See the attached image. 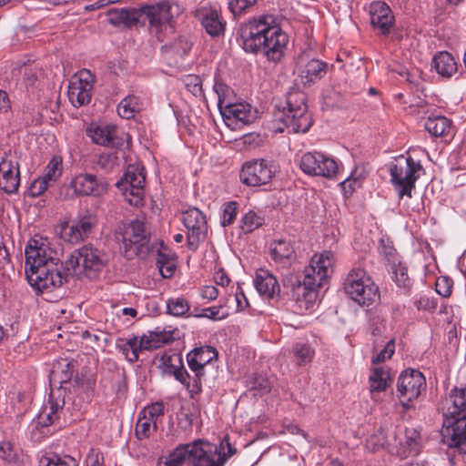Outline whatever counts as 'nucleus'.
I'll use <instances>...</instances> for the list:
<instances>
[{
    "label": "nucleus",
    "mask_w": 466,
    "mask_h": 466,
    "mask_svg": "<svg viewBox=\"0 0 466 466\" xmlns=\"http://www.w3.org/2000/svg\"><path fill=\"white\" fill-rule=\"evenodd\" d=\"M25 274L29 283L39 291L51 290L63 284L62 264L46 238L34 236L25 248Z\"/></svg>",
    "instance_id": "nucleus-1"
},
{
    "label": "nucleus",
    "mask_w": 466,
    "mask_h": 466,
    "mask_svg": "<svg viewBox=\"0 0 466 466\" xmlns=\"http://www.w3.org/2000/svg\"><path fill=\"white\" fill-rule=\"evenodd\" d=\"M177 7L167 0L160 1L156 5H144L139 9H122L111 14L110 21L113 24L120 23L125 26H150L160 27L173 25V9Z\"/></svg>",
    "instance_id": "nucleus-2"
},
{
    "label": "nucleus",
    "mask_w": 466,
    "mask_h": 466,
    "mask_svg": "<svg viewBox=\"0 0 466 466\" xmlns=\"http://www.w3.org/2000/svg\"><path fill=\"white\" fill-rule=\"evenodd\" d=\"M306 94L293 90L287 95V109L275 113L274 123L277 132L306 133L312 125L311 116L308 112Z\"/></svg>",
    "instance_id": "nucleus-3"
},
{
    "label": "nucleus",
    "mask_w": 466,
    "mask_h": 466,
    "mask_svg": "<svg viewBox=\"0 0 466 466\" xmlns=\"http://www.w3.org/2000/svg\"><path fill=\"white\" fill-rule=\"evenodd\" d=\"M240 40L246 52L263 50L268 59L279 61L289 42L286 31H240Z\"/></svg>",
    "instance_id": "nucleus-4"
},
{
    "label": "nucleus",
    "mask_w": 466,
    "mask_h": 466,
    "mask_svg": "<svg viewBox=\"0 0 466 466\" xmlns=\"http://www.w3.org/2000/svg\"><path fill=\"white\" fill-rule=\"evenodd\" d=\"M343 288L345 293L361 307L377 305L380 300L378 285L360 267H354L349 271Z\"/></svg>",
    "instance_id": "nucleus-5"
},
{
    "label": "nucleus",
    "mask_w": 466,
    "mask_h": 466,
    "mask_svg": "<svg viewBox=\"0 0 466 466\" xmlns=\"http://www.w3.org/2000/svg\"><path fill=\"white\" fill-rule=\"evenodd\" d=\"M421 169L420 161L404 155H400L389 164L390 182L400 198L404 196L411 197Z\"/></svg>",
    "instance_id": "nucleus-6"
},
{
    "label": "nucleus",
    "mask_w": 466,
    "mask_h": 466,
    "mask_svg": "<svg viewBox=\"0 0 466 466\" xmlns=\"http://www.w3.org/2000/svg\"><path fill=\"white\" fill-rule=\"evenodd\" d=\"M109 183L94 174L80 172L74 175L69 183L64 186L61 194L66 199L94 197L102 198L109 190Z\"/></svg>",
    "instance_id": "nucleus-7"
},
{
    "label": "nucleus",
    "mask_w": 466,
    "mask_h": 466,
    "mask_svg": "<svg viewBox=\"0 0 466 466\" xmlns=\"http://www.w3.org/2000/svg\"><path fill=\"white\" fill-rule=\"evenodd\" d=\"M190 451V466H224L228 458L234 454L235 450L227 439L221 442L219 448H215L214 451L208 443L197 440L193 441Z\"/></svg>",
    "instance_id": "nucleus-8"
},
{
    "label": "nucleus",
    "mask_w": 466,
    "mask_h": 466,
    "mask_svg": "<svg viewBox=\"0 0 466 466\" xmlns=\"http://www.w3.org/2000/svg\"><path fill=\"white\" fill-rule=\"evenodd\" d=\"M107 261L106 255L90 245L75 250L66 260V269L76 272L80 268L88 275L103 269Z\"/></svg>",
    "instance_id": "nucleus-9"
},
{
    "label": "nucleus",
    "mask_w": 466,
    "mask_h": 466,
    "mask_svg": "<svg viewBox=\"0 0 466 466\" xmlns=\"http://www.w3.org/2000/svg\"><path fill=\"white\" fill-rule=\"evenodd\" d=\"M426 390V379L418 370L408 369L403 370L397 381V396L406 410L413 407L422 391Z\"/></svg>",
    "instance_id": "nucleus-10"
},
{
    "label": "nucleus",
    "mask_w": 466,
    "mask_h": 466,
    "mask_svg": "<svg viewBox=\"0 0 466 466\" xmlns=\"http://www.w3.org/2000/svg\"><path fill=\"white\" fill-rule=\"evenodd\" d=\"M277 171V167L271 160L256 158L243 163L239 178L248 187H260L270 183Z\"/></svg>",
    "instance_id": "nucleus-11"
},
{
    "label": "nucleus",
    "mask_w": 466,
    "mask_h": 466,
    "mask_svg": "<svg viewBox=\"0 0 466 466\" xmlns=\"http://www.w3.org/2000/svg\"><path fill=\"white\" fill-rule=\"evenodd\" d=\"M146 182L145 168L140 165H129L116 187L124 191L131 205L137 206L144 197Z\"/></svg>",
    "instance_id": "nucleus-12"
},
{
    "label": "nucleus",
    "mask_w": 466,
    "mask_h": 466,
    "mask_svg": "<svg viewBox=\"0 0 466 466\" xmlns=\"http://www.w3.org/2000/svg\"><path fill=\"white\" fill-rule=\"evenodd\" d=\"M300 169L307 175L332 178L338 172V163L329 156L319 152H307L299 162Z\"/></svg>",
    "instance_id": "nucleus-13"
},
{
    "label": "nucleus",
    "mask_w": 466,
    "mask_h": 466,
    "mask_svg": "<svg viewBox=\"0 0 466 466\" xmlns=\"http://www.w3.org/2000/svg\"><path fill=\"white\" fill-rule=\"evenodd\" d=\"M336 262L335 255L329 250L315 254L309 264L304 269V277L308 284L312 286H322L333 273Z\"/></svg>",
    "instance_id": "nucleus-14"
},
{
    "label": "nucleus",
    "mask_w": 466,
    "mask_h": 466,
    "mask_svg": "<svg viewBox=\"0 0 466 466\" xmlns=\"http://www.w3.org/2000/svg\"><path fill=\"white\" fill-rule=\"evenodd\" d=\"M94 82V76L86 69H83L72 76L67 88V96L75 107H80L90 102Z\"/></svg>",
    "instance_id": "nucleus-15"
},
{
    "label": "nucleus",
    "mask_w": 466,
    "mask_h": 466,
    "mask_svg": "<svg viewBox=\"0 0 466 466\" xmlns=\"http://www.w3.org/2000/svg\"><path fill=\"white\" fill-rule=\"evenodd\" d=\"M182 221L187 229V245L190 249L195 250L207 235L206 217L198 208H193L183 213Z\"/></svg>",
    "instance_id": "nucleus-16"
},
{
    "label": "nucleus",
    "mask_w": 466,
    "mask_h": 466,
    "mask_svg": "<svg viewBox=\"0 0 466 466\" xmlns=\"http://www.w3.org/2000/svg\"><path fill=\"white\" fill-rule=\"evenodd\" d=\"M441 435L449 447H457L466 454V418L443 416Z\"/></svg>",
    "instance_id": "nucleus-17"
},
{
    "label": "nucleus",
    "mask_w": 466,
    "mask_h": 466,
    "mask_svg": "<svg viewBox=\"0 0 466 466\" xmlns=\"http://www.w3.org/2000/svg\"><path fill=\"white\" fill-rule=\"evenodd\" d=\"M296 70L300 82L309 86L325 76L328 64L316 58H309L306 53L297 58Z\"/></svg>",
    "instance_id": "nucleus-18"
},
{
    "label": "nucleus",
    "mask_w": 466,
    "mask_h": 466,
    "mask_svg": "<svg viewBox=\"0 0 466 466\" xmlns=\"http://www.w3.org/2000/svg\"><path fill=\"white\" fill-rule=\"evenodd\" d=\"M149 242V232L145 222L140 219L131 221L125 228L123 243L126 252L130 255H137L141 248Z\"/></svg>",
    "instance_id": "nucleus-19"
},
{
    "label": "nucleus",
    "mask_w": 466,
    "mask_h": 466,
    "mask_svg": "<svg viewBox=\"0 0 466 466\" xmlns=\"http://www.w3.org/2000/svg\"><path fill=\"white\" fill-rule=\"evenodd\" d=\"M224 107L220 113L228 126L248 125L258 118V110L247 102H231Z\"/></svg>",
    "instance_id": "nucleus-20"
},
{
    "label": "nucleus",
    "mask_w": 466,
    "mask_h": 466,
    "mask_svg": "<svg viewBox=\"0 0 466 466\" xmlns=\"http://www.w3.org/2000/svg\"><path fill=\"white\" fill-rule=\"evenodd\" d=\"M164 371L172 374L177 380L181 382L191 393H198L201 390L200 380L196 376L191 378L184 369L182 359L178 355L162 357Z\"/></svg>",
    "instance_id": "nucleus-21"
},
{
    "label": "nucleus",
    "mask_w": 466,
    "mask_h": 466,
    "mask_svg": "<svg viewBox=\"0 0 466 466\" xmlns=\"http://www.w3.org/2000/svg\"><path fill=\"white\" fill-rule=\"evenodd\" d=\"M20 184V172L17 161L3 158L0 162V187L6 194L17 192Z\"/></svg>",
    "instance_id": "nucleus-22"
},
{
    "label": "nucleus",
    "mask_w": 466,
    "mask_h": 466,
    "mask_svg": "<svg viewBox=\"0 0 466 466\" xmlns=\"http://www.w3.org/2000/svg\"><path fill=\"white\" fill-rule=\"evenodd\" d=\"M218 353L211 346H203L194 349L187 355V360L190 370L198 380L205 375L204 367L217 359Z\"/></svg>",
    "instance_id": "nucleus-23"
},
{
    "label": "nucleus",
    "mask_w": 466,
    "mask_h": 466,
    "mask_svg": "<svg viewBox=\"0 0 466 466\" xmlns=\"http://www.w3.org/2000/svg\"><path fill=\"white\" fill-rule=\"evenodd\" d=\"M96 223V215L87 211L67 228L66 234L67 235L68 241L71 243H78L84 240L90 235L92 228Z\"/></svg>",
    "instance_id": "nucleus-24"
},
{
    "label": "nucleus",
    "mask_w": 466,
    "mask_h": 466,
    "mask_svg": "<svg viewBox=\"0 0 466 466\" xmlns=\"http://www.w3.org/2000/svg\"><path fill=\"white\" fill-rule=\"evenodd\" d=\"M441 410L443 416L466 418V387L451 390L443 400Z\"/></svg>",
    "instance_id": "nucleus-25"
},
{
    "label": "nucleus",
    "mask_w": 466,
    "mask_h": 466,
    "mask_svg": "<svg viewBox=\"0 0 466 466\" xmlns=\"http://www.w3.org/2000/svg\"><path fill=\"white\" fill-rule=\"evenodd\" d=\"M320 286H312L308 284L307 278L304 277L303 282L299 283L292 289V297L295 299L299 310L301 312L310 309L318 298V288Z\"/></svg>",
    "instance_id": "nucleus-26"
},
{
    "label": "nucleus",
    "mask_w": 466,
    "mask_h": 466,
    "mask_svg": "<svg viewBox=\"0 0 466 466\" xmlns=\"http://www.w3.org/2000/svg\"><path fill=\"white\" fill-rule=\"evenodd\" d=\"M254 285L258 292L265 299H274L280 291L276 277L263 268L257 271Z\"/></svg>",
    "instance_id": "nucleus-27"
},
{
    "label": "nucleus",
    "mask_w": 466,
    "mask_h": 466,
    "mask_svg": "<svg viewBox=\"0 0 466 466\" xmlns=\"http://www.w3.org/2000/svg\"><path fill=\"white\" fill-rule=\"evenodd\" d=\"M88 135L96 144L105 147H117L121 144L118 130L113 125L91 127Z\"/></svg>",
    "instance_id": "nucleus-28"
},
{
    "label": "nucleus",
    "mask_w": 466,
    "mask_h": 466,
    "mask_svg": "<svg viewBox=\"0 0 466 466\" xmlns=\"http://www.w3.org/2000/svg\"><path fill=\"white\" fill-rule=\"evenodd\" d=\"M195 16L205 29H225L227 25L217 6H202L196 10Z\"/></svg>",
    "instance_id": "nucleus-29"
},
{
    "label": "nucleus",
    "mask_w": 466,
    "mask_h": 466,
    "mask_svg": "<svg viewBox=\"0 0 466 466\" xmlns=\"http://www.w3.org/2000/svg\"><path fill=\"white\" fill-rule=\"evenodd\" d=\"M143 338L131 335L126 338H118L116 341V348L131 363L138 360L139 354L145 350Z\"/></svg>",
    "instance_id": "nucleus-30"
},
{
    "label": "nucleus",
    "mask_w": 466,
    "mask_h": 466,
    "mask_svg": "<svg viewBox=\"0 0 466 466\" xmlns=\"http://www.w3.org/2000/svg\"><path fill=\"white\" fill-rule=\"evenodd\" d=\"M370 23L379 29H390L394 16L390 6L384 2H373L370 8Z\"/></svg>",
    "instance_id": "nucleus-31"
},
{
    "label": "nucleus",
    "mask_w": 466,
    "mask_h": 466,
    "mask_svg": "<svg viewBox=\"0 0 466 466\" xmlns=\"http://www.w3.org/2000/svg\"><path fill=\"white\" fill-rule=\"evenodd\" d=\"M175 330L167 329L164 327H156L147 334L142 336L145 350H152L171 342L174 339Z\"/></svg>",
    "instance_id": "nucleus-32"
},
{
    "label": "nucleus",
    "mask_w": 466,
    "mask_h": 466,
    "mask_svg": "<svg viewBox=\"0 0 466 466\" xmlns=\"http://www.w3.org/2000/svg\"><path fill=\"white\" fill-rule=\"evenodd\" d=\"M432 67L442 77H451L458 70L455 58L447 51L435 54L431 61Z\"/></svg>",
    "instance_id": "nucleus-33"
},
{
    "label": "nucleus",
    "mask_w": 466,
    "mask_h": 466,
    "mask_svg": "<svg viewBox=\"0 0 466 466\" xmlns=\"http://www.w3.org/2000/svg\"><path fill=\"white\" fill-rule=\"evenodd\" d=\"M271 258L279 264L289 263L294 258V247L290 240L279 238L273 240L269 245Z\"/></svg>",
    "instance_id": "nucleus-34"
},
{
    "label": "nucleus",
    "mask_w": 466,
    "mask_h": 466,
    "mask_svg": "<svg viewBox=\"0 0 466 466\" xmlns=\"http://www.w3.org/2000/svg\"><path fill=\"white\" fill-rule=\"evenodd\" d=\"M424 127L432 137H450L453 134L451 121L444 116H430Z\"/></svg>",
    "instance_id": "nucleus-35"
},
{
    "label": "nucleus",
    "mask_w": 466,
    "mask_h": 466,
    "mask_svg": "<svg viewBox=\"0 0 466 466\" xmlns=\"http://www.w3.org/2000/svg\"><path fill=\"white\" fill-rule=\"evenodd\" d=\"M390 383V370L386 367L370 369L369 376L370 391L371 394L385 391Z\"/></svg>",
    "instance_id": "nucleus-36"
},
{
    "label": "nucleus",
    "mask_w": 466,
    "mask_h": 466,
    "mask_svg": "<svg viewBox=\"0 0 466 466\" xmlns=\"http://www.w3.org/2000/svg\"><path fill=\"white\" fill-rule=\"evenodd\" d=\"M193 442L178 445L168 456L160 458L157 466H182L186 459L190 463L191 447Z\"/></svg>",
    "instance_id": "nucleus-37"
},
{
    "label": "nucleus",
    "mask_w": 466,
    "mask_h": 466,
    "mask_svg": "<svg viewBox=\"0 0 466 466\" xmlns=\"http://www.w3.org/2000/svg\"><path fill=\"white\" fill-rule=\"evenodd\" d=\"M142 108V102L139 97L134 95H128L124 97L117 106L118 115L126 119H130L136 112Z\"/></svg>",
    "instance_id": "nucleus-38"
},
{
    "label": "nucleus",
    "mask_w": 466,
    "mask_h": 466,
    "mask_svg": "<svg viewBox=\"0 0 466 466\" xmlns=\"http://www.w3.org/2000/svg\"><path fill=\"white\" fill-rule=\"evenodd\" d=\"M390 270L392 274V279L397 286L404 291H409L411 288L412 281L408 275L407 267L400 261L395 264L393 263V266L390 267Z\"/></svg>",
    "instance_id": "nucleus-39"
},
{
    "label": "nucleus",
    "mask_w": 466,
    "mask_h": 466,
    "mask_svg": "<svg viewBox=\"0 0 466 466\" xmlns=\"http://www.w3.org/2000/svg\"><path fill=\"white\" fill-rule=\"evenodd\" d=\"M63 160L60 156H54L45 168L43 177L46 182L53 186L62 176Z\"/></svg>",
    "instance_id": "nucleus-40"
},
{
    "label": "nucleus",
    "mask_w": 466,
    "mask_h": 466,
    "mask_svg": "<svg viewBox=\"0 0 466 466\" xmlns=\"http://www.w3.org/2000/svg\"><path fill=\"white\" fill-rule=\"evenodd\" d=\"M287 21L279 15H261L258 17H254L250 21V25L253 27L264 26L263 29H281L285 26Z\"/></svg>",
    "instance_id": "nucleus-41"
},
{
    "label": "nucleus",
    "mask_w": 466,
    "mask_h": 466,
    "mask_svg": "<svg viewBox=\"0 0 466 466\" xmlns=\"http://www.w3.org/2000/svg\"><path fill=\"white\" fill-rule=\"evenodd\" d=\"M213 90L218 96V106L219 111H223L228 104L233 102L235 94L233 89L228 85L216 80L213 86Z\"/></svg>",
    "instance_id": "nucleus-42"
},
{
    "label": "nucleus",
    "mask_w": 466,
    "mask_h": 466,
    "mask_svg": "<svg viewBox=\"0 0 466 466\" xmlns=\"http://www.w3.org/2000/svg\"><path fill=\"white\" fill-rule=\"evenodd\" d=\"M167 312L175 317L185 316L190 309L188 301L182 297L170 298L166 301Z\"/></svg>",
    "instance_id": "nucleus-43"
},
{
    "label": "nucleus",
    "mask_w": 466,
    "mask_h": 466,
    "mask_svg": "<svg viewBox=\"0 0 466 466\" xmlns=\"http://www.w3.org/2000/svg\"><path fill=\"white\" fill-rule=\"evenodd\" d=\"M191 47V41L184 35H178L173 42L163 46L167 52L173 53L179 56L187 55Z\"/></svg>",
    "instance_id": "nucleus-44"
},
{
    "label": "nucleus",
    "mask_w": 466,
    "mask_h": 466,
    "mask_svg": "<svg viewBox=\"0 0 466 466\" xmlns=\"http://www.w3.org/2000/svg\"><path fill=\"white\" fill-rule=\"evenodd\" d=\"M292 353L298 365H306L311 362L315 351L309 344L299 342L293 346Z\"/></svg>",
    "instance_id": "nucleus-45"
},
{
    "label": "nucleus",
    "mask_w": 466,
    "mask_h": 466,
    "mask_svg": "<svg viewBox=\"0 0 466 466\" xmlns=\"http://www.w3.org/2000/svg\"><path fill=\"white\" fill-rule=\"evenodd\" d=\"M157 430V425L139 413L136 424L135 433L138 440L147 439Z\"/></svg>",
    "instance_id": "nucleus-46"
},
{
    "label": "nucleus",
    "mask_w": 466,
    "mask_h": 466,
    "mask_svg": "<svg viewBox=\"0 0 466 466\" xmlns=\"http://www.w3.org/2000/svg\"><path fill=\"white\" fill-rule=\"evenodd\" d=\"M240 222L242 231L250 233L263 225L264 218L257 212L248 210L242 216Z\"/></svg>",
    "instance_id": "nucleus-47"
},
{
    "label": "nucleus",
    "mask_w": 466,
    "mask_h": 466,
    "mask_svg": "<svg viewBox=\"0 0 466 466\" xmlns=\"http://www.w3.org/2000/svg\"><path fill=\"white\" fill-rule=\"evenodd\" d=\"M419 432L414 429L405 431L404 441L400 442L405 447L404 453L407 455H416L419 453Z\"/></svg>",
    "instance_id": "nucleus-48"
},
{
    "label": "nucleus",
    "mask_w": 466,
    "mask_h": 466,
    "mask_svg": "<svg viewBox=\"0 0 466 466\" xmlns=\"http://www.w3.org/2000/svg\"><path fill=\"white\" fill-rule=\"evenodd\" d=\"M139 413L157 425L158 420L164 416L165 405L163 401H156L144 407Z\"/></svg>",
    "instance_id": "nucleus-49"
},
{
    "label": "nucleus",
    "mask_w": 466,
    "mask_h": 466,
    "mask_svg": "<svg viewBox=\"0 0 466 466\" xmlns=\"http://www.w3.org/2000/svg\"><path fill=\"white\" fill-rule=\"evenodd\" d=\"M0 459L8 464H17L19 462V454L9 441L0 443Z\"/></svg>",
    "instance_id": "nucleus-50"
},
{
    "label": "nucleus",
    "mask_w": 466,
    "mask_h": 466,
    "mask_svg": "<svg viewBox=\"0 0 466 466\" xmlns=\"http://www.w3.org/2000/svg\"><path fill=\"white\" fill-rule=\"evenodd\" d=\"M186 88L196 97L203 96L202 79L198 75H187L182 79Z\"/></svg>",
    "instance_id": "nucleus-51"
},
{
    "label": "nucleus",
    "mask_w": 466,
    "mask_h": 466,
    "mask_svg": "<svg viewBox=\"0 0 466 466\" xmlns=\"http://www.w3.org/2000/svg\"><path fill=\"white\" fill-rule=\"evenodd\" d=\"M118 158L116 153H102L97 159V166L106 173L112 172L118 167Z\"/></svg>",
    "instance_id": "nucleus-52"
},
{
    "label": "nucleus",
    "mask_w": 466,
    "mask_h": 466,
    "mask_svg": "<svg viewBox=\"0 0 466 466\" xmlns=\"http://www.w3.org/2000/svg\"><path fill=\"white\" fill-rule=\"evenodd\" d=\"M17 72L18 74H24L25 76V79L27 81V84L31 85L35 82L36 79V75L33 73V66L29 64V60L27 61H22L18 60L14 64L13 67V74H15Z\"/></svg>",
    "instance_id": "nucleus-53"
},
{
    "label": "nucleus",
    "mask_w": 466,
    "mask_h": 466,
    "mask_svg": "<svg viewBox=\"0 0 466 466\" xmlns=\"http://www.w3.org/2000/svg\"><path fill=\"white\" fill-rule=\"evenodd\" d=\"M238 204L235 201L227 202L223 205L221 225L227 227L231 225L237 216Z\"/></svg>",
    "instance_id": "nucleus-54"
},
{
    "label": "nucleus",
    "mask_w": 466,
    "mask_h": 466,
    "mask_svg": "<svg viewBox=\"0 0 466 466\" xmlns=\"http://www.w3.org/2000/svg\"><path fill=\"white\" fill-rule=\"evenodd\" d=\"M395 351V340L393 339H390L384 348L375 356L371 358L372 364H378L390 360Z\"/></svg>",
    "instance_id": "nucleus-55"
},
{
    "label": "nucleus",
    "mask_w": 466,
    "mask_h": 466,
    "mask_svg": "<svg viewBox=\"0 0 466 466\" xmlns=\"http://www.w3.org/2000/svg\"><path fill=\"white\" fill-rule=\"evenodd\" d=\"M51 185L43 177H39L35 179L27 189V195L31 198L41 196Z\"/></svg>",
    "instance_id": "nucleus-56"
},
{
    "label": "nucleus",
    "mask_w": 466,
    "mask_h": 466,
    "mask_svg": "<svg viewBox=\"0 0 466 466\" xmlns=\"http://www.w3.org/2000/svg\"><path fill=\"white\" fill-rule=\"evenodd\" d=\"M258 0H228V5L229 11L234 15H240L248 8L253 6Z\"/></svg>",
    "instance_id": "nucleus-57"
},
{
    "label": "nucleus",
    "mask_w": 466,
    "mask_h": 466,
    "mask_svg": "<svg viewBox=\"0 0 466 466\" xmlns=\"http://www.w3.org/2000/svg\"><path fill=\"white\" fill-rule=\"evenodd\" d=\"M436 292L443 298H448L451 294L452 282L446 277H440L435 284Z\"/></svg>",
    "instance_id": "nucleus-58"
},
{
    "label": "nucleus",
    "mask_w": 466,
    "mask_h": 466,
    "mask_svg": "<svg viewBox=\"0 0 466 466\" xmlns=\"http://www.w3.org/2000/svg\"><path fill=\"white\" fill-rule=\"evenodd\" d=\"M221 309H222L221 306L208 307V308L203 309L202 313L200 315H198V317L208 318V319H210L213 320L224 319L228 317V313L220 314Z\"/></svg>",
    "instance_id": "nucleus-59"
},
{
    "label": "nucleus",
    "mask_w": 466,
    "mask_h": 466,
    "mask_svg": "<svg viewBox=\"0 0 466 466\" xmlns=\"http://www.w3.org/2000/svg\"><path fill=\"white\" fill-rule=\"evenodd\" d=\"M59 415L54 413V411H48L46 409L42 408V410L38 415V423L43 427H47L49 425L54 424L56 420H58Z\"/></svg>",
    "instance_id": "nucleus-60"
},
{
    "label": "nucleus",
    "mask_w": 466,
    "mask_h": 466,
    "mask_svg": "<svg viewBox=\"0 0 466 466\" xmlns=\"http://www.w3.org/2000/svg\"><path fill=\"white\" fill-rule=\"evenodd\" d=\"M64 404H65L64 400L55 399L54 392H51L47 402H46L44 404L43 408L48 411H54V413H56L57 415H59L60 411L63 409Z\"/></svg>",
    "instance_id": "nucleus-61"
},
{
    "label": "nucleus",
    "mask_w": 466,
    "mask_h": 466,
    "mask_svg": "<svg viewBox=\"0 0 466 466\" xmlns=\"http://www.w3.org/2000/svg\"><path fill=\"white\" fill-rule=\"evenodd\" d=\"M45 461L46 463L43 466H76L72 459L60 458L56 455L47 457L45 459Z\"/></svg>",
    "instance_id": "nucleus-62"
},
{
    "label": "nucleus",
    "mask_w": 466,
    "mask_h": 466,
    "mask_svg": "<svg viewBox=\"0 0 466 466\" xmlns=\"http://www.w3.org/2000/svg\"><path fill=\"white\" fill-rule=\"evenodd\" d=\"M86 466H104L103 455L95 450H91L86 459Z\"/></svg>",
    "instance_id": "nucleus-63"
},
{
    "label": "nucleus",
    "mask_w": 466,
    "mask_h": 466,
    "mask_svg": "<svg viewBox=\"0 0 466 466\" xmlns=\"http://www.w3.org/2000/svg\"><path fill=\"white\" fill-rule=\"evenodd\" d=\"M157 268L161 276L167 279L173 276L176 269V264L173 260H170L157 266Z\"/></svg>",
    "instance_id": "nucleus-64"
}]
</instances>
